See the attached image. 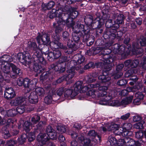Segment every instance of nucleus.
Masks as SVG:
<instances>
[{"mask_svg": "<svg viewBox=\"0 0 146 146\" xmlns=\"http://www.w3.org/2000/svg\"><path fill=\"white\" fill-rule=\"evenodd\" d=\"M108 89V88L106 86L100 87L99 88L100 92L92 90H90L87 94L96 99L97 101L95 102L96 103L103 105H108L112 106H120V102L119 100H111L112 99L115 97L116 94L112 91L107 92L106 91Z\"/></svg>", "mask_w": 146, "mask_h": 146, "instance_id": "1", "label": "nucleus"}, {"mask_svg": "<svg viewBox=\"0 0 146 146\" xmlns=\"http://www.w3.org/2000/svg\"><path fill=\"white\" fill-rule=\"evenodd\" d=\"M64 12L63 9H60L56 10L53 9L49 14L50 18H52L56 17L55 20L56 23H54L53 25L56 27L55 32L56 34L59 33L62 31L63 26L65 24V22L62 17L64 15L63 12Z\"/></svg>", "mask_w": 146, "mask_h": 146, "instance_id": "2", "label": "nucleus"}, {"mask_svg": "<svg viewBox=\"0 0 146 146\" xmlns=\"http://www.w3.org/2000/svg\"><path fill=\"white\" fill-rule=\"evenodd\" d=\"M38 47L35 42H29V47L33 49L35 51L34 52L35 56H33V58H34V62H36V64L40 62L43 63L44 58L42 57V54L43 50L44 51L46 49L48 50V47L46 46H44L42 44H38Z\"/></svg>", "mask_w": 146, "mask_h": 146, "instance_id": "3", "label": "nucleus"}, {"mask_svg": "<svg viewBox=\"0 0 146 146\" xmlns=\"http://www.w3.org/2000/svg\"><path fill=\"white\" fill-rule=\"evenodd\" d=\"M46 131L47 134L45 133H40L38 135L37 140L39 143H38V146H43L46 142L48 141L49 138L55 140L57 138V133L55 131L52 129L51 126L48 127Z\"/></svg>", "mask_w": 146, "mask_h": 146, "instance_id": "4", "label": "nucleus"}, {"mask_svg": "<svg viewBox=\"0 0 146 146\" xmlns=\"http://www.w3.org/2000/svg\"><path fill=\"white\" fill-rule=\"evenodd\" d=\"M50 46L55 49L53 50V52H48V49L46 52L43 51V53L45 54L47 56L48 58H52L54 59H57L61 55L60 51L58 49V48H61V44L58 41L55 40L54 42H52L50 44Z\"/></svg>", "mask_w": 146, "mask_h": 146, "instance_id": "5", "label": "nucleus"}, {"mask_svg": "<svg viewBox=\"0 0 146 146\" xmlns=\"http://www.w3.org/2000/svg\"><path fill=\"white\" fill-rule=\"evenodd\" d=\"M68 8L66 7L63 10L64 12H63L64 15L67 14L68 15L69 18L67 19L65 23L69 27H72L73 29H74V22L73 20V19L76 17L78 15V13L76 11H73L71 12L72 8L70 7H68Z\"/></svg>", "mask_w": 146, "mask_h": 146, "instance_id": "6", "label": "nucleus"}, {"mask_svg": "<svg viewBox=\"0 0 146 146\" xmlns=\"http://www.w3.org/2000/svg\"><path fill=\"white\" fill-rule=\"evenodd\" d=\"M81 81L77 82L74 85V87L71 89H66L65 91L64 96L65 98L70 100L74 98L77 94L78 91L81 88Z\"/></svg>", "mask_w": 146, "mask_h": 146, "instance_id": "7", "label": "nucleus"}, {"mask_svg": "<svg viewBox=\"0 0 146 146\" xmlns=\"http://www.w3.org/2000/svg\"><path fill=\"white\" fill-rule=\"evenodd\" d=\"M113 47L114 48V51L120 54L123 58H126L129 53L130 50L129 49L125 48L123 45H120L118 44H116Z\"/></svg>", "mask_w": 146, "mask_h": 146, "instance_id": "8", "label": "nucleus"}, {"mask_svg": "<svg viewBox=\"0 0 146 146\" xmlns=\"http://www.w3.org/2000/svg\"><path fill=\"white\" fill-rule=\"evenodd\" d=\"M120 127H121V131L119 134L121 135L123 137L131 136L132 135V132L131 131L132 125L131 123H124Z\"/></svg>", "mask_w": 146, "mask_h": 146, "instance_id": "9", "label": "nucleus"}, {"mask_svg": "<svg viewBox=\"0 0 146 146\" xmlns=\"http://www.w3.org/2000/svg\"><path fill=\"white\" fill-rule=\"evenodd\" d=\"M17 58L19 61L25 65L26 64H29L31 62V60L33 61L34 58H31L30 54L27 52L19 53L17 55Z\"/></svg>", "mask_w": 146, "mask_h": 146, "instance_id": "10", "label": "nucleus"}, {"mask_svg": "<svg viewBox=\"0 0 146 146\" xmlns=\"http://www.w3.org/2000/svg\"><path fill=\"white\" fill-rule=\"evenodd\" d=\"M81 82V84L80 85V86H81V88L78 91V92L80 91V92H85L87 90H89L90 88H98V90H96L95 89H94L95 90H97L99 91V92H100V91L99 90V88H100V87H103L104 86H101V85L100 84L97 83L95 84H89L88 85H87V84H86L85 85H84V87H83L82 86V83ZM92 90H90L89 91H88V92L87 93V95L90 97H91L92 98V97L91 96H88L87 94L88 93V92L92 90ZM93 98L95 99V100H97L95 98Z\"/></svg>", "mask_w": 146, "mask_h": 146, "instance_id": "11", "label": "nucleus"}, {"mask_svg": "<svg viewBox=\"0 0 146 146\" xmlns=\"http://www.w3.org/2000/svg\"><path fill=\"white\" fill-rule=\"evenodd\" d=\"M37 80L34 78L31 80L28 78L25 79L24 82V86L27 88L28 91L33 89L36 86L37 83Z\"/></svg>", "mask_w": 146, "mask_h": 146, "instance_id": "12", "label": "nucleus"}, {"mask_svg": "<svg viewBox=\"0 0 146 146\" xmlns=\"http://www.w3.org/2000/svg\"><path fill=\"white\" fill-rule=\"evenodd\" d=\"M36 40L38 44H41V41L42 44L46 45H50L52 42H50L49 36L47 34L44 33L42 35H39L37 37Z\"/></svg>", "mask_w": 146, "mask_h": 146, "instance_id": "13", "label": "nucleus"}, {"mask_svg": "<svg viewBox=\"0 0 146 146\" xmlns=\"http://www.w3.org/2000/svg\"><path fill=\"white\" fill-rule=\"evenodd\" d=\"M11 63H8L4 62V63H1V68L2 71L4 74V76L6 77H9L10 76L11 70L10 68L11 67Z\"/></svg>", "mask_w": 146, "mask_h": 146, "instance_id": "14", "label": "nucleus"}, {"mask_svg": "<svg viewBox=\"0 0 146 146\" xmlns=\"http://www.w3.org/2000/svg\"><path fill=\"white\" fill-rule=\"evenodd\" d=\"M108 55H107L105 56L104 58H103L102 62H101L104 65V66L106 69V71H109L111 69V67L112 66V64L111 62H113V59L111 57L108 58Z\"/></svg>", "mask_w": 146, "mask_h": 146, "instance_id": "15", "label": "nucleus"}, {"mask_svg": "<svg viewBox=\"0 0 146 146\" xmlns=\"http://www.w3.org/2000/svg\"><path fill=\"white\" fill-rule=\"evenodd\" d=\"M136 72L137 71L135 70V69H131L126 72L125 74V76L126 77H130V80L134 82H136L138 80V78L135 76V74Z\"/></svg>", "mask_w": 146, "mask_h": 146, "instance_id": "16", "label": "nucleus"}, {"mask_svg": "<svg viewBox=\"0 0 146 146\" xmlns=\"http://www.w3.org/2000/svg\"><path fill=\"white\" fill-rule=\"evenodd\" d=\"M16 95L14 90L11 88H6L4 94V97L7 99L13 98Z\"/></svg>", "mask_w": 146, "mask_h": 146, "instance_id": "17", "label": "nucleus"}, {"mask_svg": "<svg viewBox=\"0 0 146 146\" xmlns=\"http://www.w3.org/2000/svg\"><path fill=\"white\" fill-rule=\"evenodd\" d=\"M11 103L14 106L25 105L26 104V101L24 98L22 97L16 98L15 100H12Z\"/></svg>", "mask_w": 146, "mask_h": 146, "instance_id": "18", "label": "nucleus"}, {"mask_svg": "<svg viewBox=\"0 0 146 146\" xmlns=\"http://www.w3.org/2000/svg\"><path fill=\"white\" fill-rule=\"evenodd\" d=\"M88 135L95 142L99 141L101 140L100 136L97 134V133L94 130H91L89 131L88 133Z\"/></svg>", "mask_w": 146, "mask_h": 146, "instance_id": "19", "label": "nucleus"}, {"mask_svg": "<svg viewBox=\"0 0 146 146\" xmlns=\"http://www.w3.org/2000/svg\"><path fill=\"white\" fill-rule=\"evenodd\" d=\"M137 90L136 86L133 87H128L127 89L123 90L121 91L119 93V94L121 96H125L128 94L129 92H135Z\"/></svg>", "mask_w": 146, "mask_h": 146, "instance_id": "20", "label": "nucleus"}, {"mask_svg": "<svg viewBox=\"0 0 146 146\" xmlns=\"http://www.w3.org/2000/svg\"><path fill=\"white\" fill-rule=\"evenodd\" d=\"M125 145L126 146H136L139 144L140 141H135L129 137L125 138Z\"/></svg>", "mask_w": 146, "mask_h": 146, "instance_id": "21", "label": "nucleus"}, {"mask_svg": "<svg viewBox=\"0 0 146 146\" xmlns=\"http://www.w3.org/2000/svg\"><path fill=\"white\" fill-rule=\"evenodd\" d=\"M67 74L65 75L66 80L69 81L74 76L75 74V68L72 67L70 69H68L67 71Z\"/></svg>", "mask_w": 146, "mask_h": 146, "instance_id": "22", "label": "nucleus"}, {"mask_svg": "<svg viewBox=\"0 0 146 146\" xmlns=\"http://www.w3.org/2000/svg\"><path fill=\"white\" fill-rule=\"evenodd\" d=\"M29 101L32 104H35L38 102V97L36 92L33 91L31 92L29 97Z\"/></svg>", "mask_w": 146, "mask_h": 146, "instance_id": "23", "label": "nucleus"}, {"mask_svg": "<svg viewBox=\"0 0 146 146\" xmlns=\"http://www.w3.org/2000/svg\"><path fill=\"white\" fill-rule=\"evenodd\" d=\"M12 71H11L10 77L14 78L20 73V70L18 67L12 63L11 64Z\"/></svg>", "mask_w": 146, "mask_h": 146, "instance_id": "24", "label": "nucleus"}, {"mask_svg": "<svg viewBox=\"0 0 146 146\" xmlns=\"http://www.w3.org/2000/svg\"><path fill=\"white\" fill-rule=\"evenodd\" d=\"M15 110L17 111V113H18L20 114L23 113L25 110L27 111H32L31 110L28 108V106L26 105V104L25 105L18 106Z\"/></svg>", "mask_w": 146, "mask_h": 146, "instance_id": "25", "label": "nucleus"}, {"mask_svg": "<svg viewBox=\"0 0 146 146\" xmlns=\"http://www.w3.org/2000/svg\"><path fill=\"white\" fill-rule=\"evenodd\" d=\"M121 128L119 125L112 123L108 127V131L114 132L118 130L121 131Z\"/></svg>", "mask_w": 146, "mask_h": 146, "instance_id": "26", "label": "nucleus"}, {"mask_svg": "<svg viewBox=\"0 0 146 146\" xmlns=\"http://www.w3.org/2000/svg\"><path fill=\"white\" fill-rule=\"evenodd\" d=\"M138 44L136 43L133 44V48L132 50V52L133 54H139L143 52V50L141 48H139L138 47Z\"/></svg>", "mask_w": 146, "mask_h": 146, "instance_id": "27", "label": "nucleus"}, {"mask_svg": "<svg viewBox=\"0 0 146 146\" xmlns=\"http://www.w3.org/2000/svg\"><path fill=\"white\" fill-rule=\"evenodd\" d=\"M133 96H131L123 99L120 102V105L125 106L130 103L132 101Z\"/></svg>", "mask_w": 146, "mask_h": 146, "instance_id": "28", "label": "nucleus"}, {"mask_svg": "<svg viewBox=\"0 0 146 146\" xmlns=\"http://www.w3.org/2000/svg\"><path fill=\"white\" fill-rule=\"evenodd\" d=\"M65 63L60 64L57 66H55L54 68L55 71H59L60 72H63L65 70Z\"/></svg>", "mask_w": 146, "mask_h": 146, "instance_id": "29", "label": "nucleus"}, {"mask_svg": "<svg viewBox=\"0 0 146 146\" xmlns=\"http://www.w3.org/2000/svg\"><path fill=\"white\" fill-rule=\"evenodd\" d=\"M79 139L83 144V146H91L90 139H84L83 136H82L80 138H79Z\"/></svg>", "mask_w": 146, "mask_h": 146, "instance_id": "30", "label": "nucleus"}, {"mask_svg": "<svg viewBox=\"0 0 146 146\" xmlns=\"http://www.w3.org/2000/svg\"><path fill=\"white\" fill-rule=\"evenodd\" d=\"M102 75L98 77V79L101 80L102 82H106L110 80L111 79V78L108 75L105 76L104 74V72Z\"/></svg>", "mask_w": 146, "mask_h": 146, "instance_id": "31", "label": "nucleus"}, {"mask_svg": "<svg viewBox=\"0 0 146 146\" xmlns=\"http://www.w3.org/2000/svg\"><path fill=\"white\" fill-rule=\"evenodd\" d=\"M32 127V125L28 121H25L23 126V129L26 132L29 131Z\"/></svg>", "mask_w": 146, "mask_h": 146, "instance_id": "32", "label": "nucleus"}, {"mask_svg": "<svg viewBox=\"0 0 146 146\" xmlns=\"http://www.w3.org/2000/svg\"><path fill=\"white\" fill-rule=\"evenodd\" d=\"M36 93L38 95L41 96H43L44 95L45 92L44 89L40 87H37L35 89Z\"/></svg>", "mask_w": 146, "mask_h": 146, "instance_id": "33", "label": "nucleus"}, {"mask_svg": "<svg viewBox=\"0 0 146 146\" xmlns=\"http://www.w3.org/2000/svg\"><path fill=\"white\" fill-rule=\"evenodd\" d=\"M57 129L60 133H62L65 132L66 131V127L64 125H60L57 126Z\"/></svg>", "mask_w": 146, "mask_h": 146, "instance_id": "34", "label": "nucleus"}, {"mask_svg": "<svg viewBox=\"0 0 146 146\" xmlns=\"http://www.w3.org/2000/svg\"><path fill=\"white\" fill-rule=\"evenodd\" d=\"M123 15L122 16V18L120 19H119V17L117 18V20L115 21V29L119 28V25L121 24H122L123 22V20L124 18L122 17ZM115 27V26H114Z\"/></svg>", "mask_w": 146, "mask_h": 146, "instance_id": "35", "label": "nucleus"}, {"mask_svg": "<svg viewBox=\"0 0 146 146\" xmlns=\"http://www.w3.org/2000/svg\"><path fill=\"white\" fill-rule=\"evenodd\" d=\"M145 123L143 121H141L140 122H138L134 124V127L137 129H141L143 128V124Z\"/></svg>", "mask_w": 146, "mask_h": 146, "instance_id": "36", "label": "nucleus"}, {"mask_svg": "<svg viewBox=\"0 0 146 146\" xmlns=\"http://www.w3.org/2000/svg\"><path fill=\"white\" fill-rule=\"evenodd\" d=\"M17 114V111L15 109H12L9 110L7 112V114L8 116H13Z\"/></svg>", "mask_w": 146, "mask_h": 146, "instance_id": "37", "label": "nucleus"}, {"mask_svg": "<svg viewBox=\"0 0 146 146\" xmlns=\"http://www.w3.org/2000/svg\"><path fill=\"white\" fill-rule=\"evenodd\" d=\"M108 141L111 145H116L117 144V140L116 139L111 136H110L108 137Z\"/></svg>", "mask_w": 146, "mask_h": 146, "instance_id": "38", "label": "nucleus"}, {"mask_svg": "<svg viewBox=\"0 0 146 146\" xmlns=\"http://www.w3.org/2000/svg\"><path fill=\"white\" fill-rule=\"evenodd\" d=\"M76 56L78 57V59L77 60L78 63L82 64L84 61L85 59V57L80 54H78L76 55Z\"/></svg>", "mask_w": 146, "mask_h": 146, "instance_id": "39", "label": "nucleus"}, {"mask_svg": "<svg viewBox=\"0 0 146 146\" xmlns=\"http://www.w3.org/2000/svg\"><path fill=\"white\" fill-rule=\"evenodd\" d=\"M52 97L51 95H48L45 97L44 100L45 103L50 104L52 102Z\"/></svg>", "mask_w": 146, "mask_h": 146, "instance_id": "40", "label": "nucleus"}, {"mask_svg": "<svg viewBox=\"0 0 146 146\" xmlns=\"http://www.w3.org/2000/svg\"><path fill=\"white\" fill-rule=\"evenodd\" d=\"M40 117L37 115H35L31 119V121L33 124H35L40 120Z\"/></svg>", "mask_w": 146, "mask_h": 146, "instance_id": "41", "label": "nucleus"}, {"mask_svg": "<svg viewBox=\"0 0 146 146\" xmlns=\"http://www.w3.org/2000/svg\"><path fill=\"white\" fill-rule=\"evenodd\" d=\"M27 137L29 141L31 142L33 141L35 138V132H31L29 133Z\"/></svg>", "mask_w": 146, "mask_h": 146, "instance_id": "42", "label": "nucleus"}, {"mask_svg": "<svg viewBox=\"0 0 146 146\" xmlns=\"http://www.w3.org/2000/svg\"><path fill=\"white\" fill-rule=\"evenodd\" d=\"M11 56L7 55H4L3 56V58L4 59L3 60H1V63H4V62H7L11 61L10 60Z\"/></svg>", "mask_w": 146, "mask_h": 146, "instance_id": "43", "label": "nucleus"}, {"mask_svg": "<svg viewBox=\"0 0 146 146\" xmlns=\"http://www.w3.org/2000/svg\"><path fill=\"white\" fill-rule=\"evenodd\" d=\"M27 137L25 134H23L21 135V137L19 139V141L21 144H23L25 141Z\"/></svg>", "mask_w": 146, "mask_h": 146, "instance_id": "44", "label": "nucleus"}, {"mask_svg": "<svg viewBox=\"0 0 146 146\" xmlns=\"http://www.w3.org/2000/svg\"><path fill=\"white\" fill-rule=\"evenodd\" d=\"M58 140L60 143H61V146H64L65 145V143L64 142L65 140V138L63 135H60L58 137Z\"/></svg>", "mask_w": 146, "mask_h": 146, "instance_id": "45", "label": "nucleus"}, {"mask_svg": "<svg viewBox=\"0 0 146 146\" xmlns=\"http://www.w3.org/2000/svg\"><path fill=\"white\" fill-rule=\"evenodd\" d=\"M135 96L137 98L140 99V100H143L144 98V95L142 92H138L135 94Z\"/></svg>", "mask_w": 146, "mask_h": 146, "instance_id": "46", "label": "nucleus"}, {"mask_svg": "<svg viewBox=\"0 0 146 146\" xmlns=\"http://www.w3.org/2000/svg\"><path fill=\"white\" fill-rule=\"evenodd\" d=\"M124 145H125V138L124 139H119L118 141H117L116 145L122 146Z\"/></svg>", "mask_w": 146, "mask_h": 146, "instance_id": "47", "label": "nucleus"}, {"mask_svg": "<svg viewBox=\"0 0 146 146\" xmlns=\"http://www.w3.org/2000/svg\"><path fill=\"white\" fill-rule=\"evenodd\" d=\"M143 132L139 131L135 133V137L137 139H141L143 137Z\"/></svg>", "mask_w": 146, "mask_h": 146, "instance_id": "48", "label": "nucleus"}, {"mask_svg": "<svg viewBox=\"0 0 146 146\" xmlns=\"http://www.w3.org/2000/svg\"><path fill=\"white\" fill-rule=\"evenodd\" d=\"M10 135L9 131L7 130H5L3 131V136L4 138L7 139L10 137Z\"/></svg>", "mask_w": 146, "mask_h": 146, "instance_id": "49", "label": "nucleus"}, {"mask_svg": "<svg viewBox=\"0 0 146 146\" xmlns=\"http://www.w3.org/2000/svg\"><path fill=\"white\" fill-rule=\"evenodd\" d=\"M50 74H47L46 73H44L41 75L40 77V79L44 80L46 79L50 76Z\"/></svg>", "mask_w": 146, "mask_h": 146, "instance_id": "50", "label": "nucleus"}, {"mask_svg": "<svg viewBox=\"0 0 146 146\" xmlns=\"http://www.w3.org/2000/svg\"><path fill=\"white\" fill-rule=\"evenodd\" d=\"M76 29H78H78L76 30L77 32H79L84 31V29L83 28L84 26L83 25H78L76 26Z\"/></svg>", "mask_w": 146, "mask_h": 146, "instance_id": "51", "label": "nucleus"}, {"mask_svg": "<svg viewBox=\"0 0 146 146\" xmlns=\"http://www.w3.org/2000/svg\"><path fill=\"white\" fill-rule=\"evenodd\" d=\"M64 90V89L63 88H59L56 92L57 94L59 96H61L63 93Z\"/></svg>", "mask_w": 146, "mask_h": 146, "instance_id": "52", "label": "nucleus"}, {"mask_svg": "<svg viewBox=\"0 0 146 146\" xmlns=\"http://www.w3.org/2000/svg\"><path fill=\"white\" fill-rule=\"evenodd\" d=\"M139 63L138 60H133L131 62V67L132 68H134L136 67L138 65Z\"/></svg>", "mask_w": 146, "mask_h": 146, "instance_id": "53", "label": "nucleus"}, {"mask_svg": "<svg viewBox=\"0 0 146 146\" xmlns=\"http://www.w3.org/2000/svg\"><path fill=\"white\" fill-rule=\"evenodd\" d=\"M72 38L73 40L75 42H77L80 39V38L78 36L77 34L75 33L72 34Z\"/></svg>", "mask_w": 146, "mask_h": 146, "instance_id": "54", "label": "nucleus"}, {"mask_svg": "<svg viewBox=\"0 0 146 146\" xmlns=\"http://www.w3.org/2000/svg\"><path fill=\"white\" fill-rule=\"evenodd\" d=\"M127 82V81L125 80H119L117 82V84L119 86H121L126 84Z\"/></svg>", "mask_w": 146, "mask_h": 146, "instance_id": "55", "label": "nucleus"}, {"mask_svg": "<svg viewBox=\"0 0 146 146\" xmlns=\"http://www.w3.org/2000/svg\"><path fill=\"white\" fill-rule=\"evenodd\" d=\"M24 79L22 78H20L18 79L17 80V84L19 86H21L23 84L24 85Z\"/></svg>", "mask_w": 146, "mask_h": 146, "instance_id": "56", "label": "nucleus"}, {"mask_svg": "<svg viewBox=\"0 0 146 146\" xmlns=\"http://www.w3.org/2000/svg\"><path fill=\"white\" fill-rule=\"evenodd\" d=\"M48 10L52 8L54 6V3L53 1H50L47 4Z\"/></svg>", "mask_w": 146, "mask_h": 146, "instance_id": "57", "label": "nucleus"}, {"mask_svg": "<svg viewBox=\"0 0 146 146\" xmlns=\"http://www.w3.org/2000/svg\"><path fill=\"white\" fill-rule=\"evenodd\" d=\"M130 113H128L124 115L121 116V118L123 120H125L127 119L129 117Z\"/></svg>", "mask_w": 146, "mask_h": 146, "instance_id": "58", "label": "nucleus"}, {"mask_svg": "<svg viewBox=\"0 0 146 146\" xmlns=\"http://www.w3.org/2000/svg\"><path fill=\"white\" fill-rule=\"evenodd\" d=\"M141 119V117L139 115L134 116L133 117V120L134 121H137L140 120Z\"/></svg>", "mask_w": 146, "mask_h": 146, "instance_id": "59", "label": "nucleus"}, {"mask_svg": "<svg viewBox=\"0 0 146 146\" xmlns=\"http://www.w3.org/2000/svg\"><path fill=\"white\" fill-rule=\"evenodd\" d=\"M142 100H140V99L136 98L134 100V104L135 105H139L141 104V101Z\"/></svg>", "mask_w": 146, "mask_h": 146, "instance_id": "60", "label": "nucleus"}, {"mask_svg": "<svg viewBox=\"0 0 146 146\" xmlns=\"http://www.w3.org/2000/svg\"><path fill=\"white\" fill-rule=\"evenodd\" d=\"M131 60H128L126 61L125 62V65L126 67H131Z\"/></svg>", "mask_w": 146, "mask_h": 146, "instance_id": "61", "label": "nucleus"}, {"mask_svg": "<svg viewBox=\"0 0 146 146\" xmlns=\"http://www.w3.org/2000/svg\"><path fill=\"white\" fill-rule=\"evenodd\" d=\"M64 80H66V77H65L64 76L61 77V78L57 80H56V82L57 83H61V82H62V81Z\"/></svg>", "mask_w": 146, "mask_h": 146, "instance_id": "62", "label": "nucleus"}, {"mask_svg": "<svg viewBox=\"0 0 146 146\" xmlns=\"http://www.w3.org/2000/svg\"><path fill=\"white\" fill-rule=\"evenodd\" d=\"M69 36L67 32L65 31L63 33V37L64 40L67 39Z\"/></svg>", "mask_w": 146, "mask_h": 146, "instance_id": "63", "label": "nucleus"}, {"mask_svg": "<svg viewBox=\"0 0 146 146\" xmlns=\"http://www.w3.org/2000/svg\"><path fill=\"white\" fill-rule=\"evenodd\" d=\"M124 66L123 64H120L118 65L116 68V70L117 71H119L121 70L123 68Z\"/></svg>", "mask_w": 146, "mask_h": 146, "instance_id": "64", "label": "nucleus"}]
</instances>
